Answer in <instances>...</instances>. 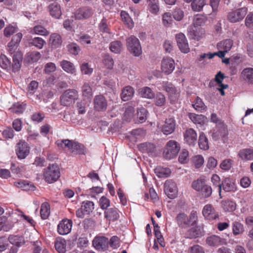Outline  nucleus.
<instances>
[{
	"instance_id": "1",
	"label": "nucleus",
	"mask_w": 253,
	"mask_h": 253,
	"mask_svg": "<svg viewBox=\"0 0 253 253\" xmlns=\"http://www.w3.org/2000/svg\"><path fill=\"white\" fill-rule=\"evenodd\" d=\"M180 149V144L177 141L170 140L165 145L163 157L167 160L172 159L177 156Z\"/></svg>"
},
{
	"instance_id": "2",
	"label": "nucleus",
	"mask_w": 253,
	"mask_h": 253,
	"mask_svg": "<svg viewBox=\"0 0 253 253\" xmlns=\"http://www.w3.org/2000/svg\"><path fill=\"white\" fill-rule=\"evenodd\" d=\"M43 178L46 182L52 183L57 180L60 176L59 168L57 164L49 165L44 169Z\"/></svg>"
},
{
	"instance_id": "3",
	"label": "nucleus",
	"mask_w": 253,
	"mask_h": 253,
	"mask_svg": "<svg viewBox=\"0 0 253 253\" xmlns=\"http://www.w3.org/2000/svg\"><path fill=\"white\" fill-rule=\"evenodd\" d=\"M197 214L196 211H192L189 217L184 213H180L176 216V221L180 227L186 228L194 226L197 221Z\"/></svg>"
},
{
	"instance_id": "4",
	"label": "nucleus",
	"mask_w": 253,
	"mask_h": 253,
	"mask_svg": "<svg viewBox=\"0 0 253 253\" xmlns=\"http://www.w3.org/2000/svg\"><path fill=\"white\" fill-rule=\"evenodd\" d=\"M128 50L135 56H139L142 53L141 46L138 38L131 36L126 40Z\"/></svg>"
},
{
	"instance_id": "5",
	"label": "nucleus",
	"mask_w": 253,
	"mask_h": 253,
	"mask_svg": "<svg viewBox=\"0 0 253 253\" xmlns=\"http://www.w3.org/2000/svg\"><path fill=\"white\" fill-rule=\"evenodd\" d=\"M78 91L75 89H68L65 90L60 97V104L64 106H68L74 103L78 99Z\"/></svg>"
},
{
	"instance_id": "6",
	"label": "nucleus",
	"mask_w": 253,
	"mask_h": 253,
	"mask_svg": "<svg viewBox=\"0 0 253 253\" xmlns=\"http://www.w3.org/2000/svg\"><path fill=\"white\" fill-rule=\"evenodd\" d=\"M162 89L166 91L171 102L178 100L180 96V89L176 87L171 83L168 82H163L162 83Z\"/></svg>"
},
{
	"instance_id": "7",
	"label": "nucleus",
	"mask_w": 253,
	"mask_h": 253,
	"mask_svg": "<svg viewBox=\"0 0 253 253\" xmlns=\"http://www.w3.org/2000/svg\"><path fill=\"white\" fill-rule=\"evenodd\" d=\"M164 192L170 199H173L177 196L178 189L176 184L172 180H167L164 184Z\"/></svg>"
},
{
	"instance_id": "8",
	"label": "nucleus",
	"mask_w": 253,
	"mask_h": 253,
	"mask_svg": "<svg viewBox=\"0 0 253 253\" xmlns=\"http://www.w3.org/2000/svg\"><path fill=\"white\" fill-rule=\"evenodd\" d=\"M175 69L174 60L170 57H165L161 61L162 72L167 75L171 74Z\"/></svg>"
},
{
	"instance_id": "9",
	"label": "nucleus",
	"mask_w": 253,
	"mask_h": 253,
	"mask_svg": "<svg viewBox=\"0 0 253 253\" xmlns=\"http://www.w3.org/2000/svg\"><path fill=\"white\" fill-rule=\"evenodd\" d=\"M248 9L242 7L230 12L228 15V19L231 22L235 23L242 20L247 13Z\"/></svg>"
},
{
	"instance_id": "10",
	"label": "nucleus",
	"mask_w": 253,
	"mask_h": 253,
	"mask_svg": "<svg viewBox=\"0 0 253 253\" xmlns=\"http://www.w3.org/2000/svg\"><path fill=\"white\" fill-rule=\"evenodd\" d=\"M202 214L205 218L209 220H213L219 217L218 212L211 204H207L204 207Z\"/></svg>"
},
{
	"instance_id": "11",
	"label": "nucleus",
	"mask_w": 253,
	"mask_h": 253,
	"mask_svg": "<svg viewBox=\"0 0 253 253\" xmlns=\"http://www.w3.org/2000/svg\"><path fill=\"white\" fill-rule=\"evenodd\" d=\"M175 39L178 48L182 52L187 53L190 51L188 41L184 34L178 33L176 35Z\"/></svg>"
},
{
	"instance_id": "12",
	"label": "nucleus",
	"mask_w": 253,
	"mask_h": 253,
	"mask_svg": "<svg viewBox=\"0 0 253 253\" xmlns=\"http://www.w3.org/2000/svg\"><path fill=\"white\" fill-rule=\"evenodd\" d=\"M73 222L72 220L67 218L63 219L59 222L57 226L58 233L61 235H65L69 233L72 229Z\"/></svg>"
},
{
	"instance_id": "13",
	"label": "nucleus",
	"mask_w": 253,
	"mask_h": 253,
	"mask_svg": "<svg viewBox=\"0 0 253 253\" xmlns=\"http://www.w3.org/2000/svg\"><path fill=\"white\" fill-rule=\"evenodd\" d=\"M184 140L189 146H194L197 140V134L193 128H188L183 134Z\"/></svg>"
},
{
	"instance_id": "14",
	"label": "nucleus",
	"mask_w": 253,
	"mask_h": 253,
	"mask_svg": "<svg viewBox=\"0 0 253 253\" xmlns=\"http://www.w3.org/2000/svg\"><path fill=\"white\" fill-rule=\"evenodd\" d=\"M30 153V147L27 142L20 141L17 144V156L19 159H25Z\"/></svg>"
},
{
	"instance_id": "15",
	"label": "nucleus",
	"mask_w": 253,
	"mask_h": 253,
	"mask_svg": "<svg viewBox=\"0 0 253 253\" xmlns=\"http://www.w3.org/2000/svg\"><path fill=\"white\" fill-rule=\"evenodd\" d=\"M227 128L224 123H220L218 126H216L215 129L213 130L212 137L214 140L220 138L224 137L227 135Z\"/></svg>"
},
{
	"instance_id": "16",
	"label": "nucleus",
	"mask_w": 253,
	"mask_h": 253,
	"mask_svg": "<svg viewBox=\"0 0 253 253\" xmlns=\"http://www.w3.org/2000/svg\"><path fill=\"white\" fill-rule=\"evenodd\" d=\"M92 14V10L85 6L78 9L74 13V16L76 19L84 20L89 18Z\"/></svg>"
},
{
	"instance_id": "17",
	"label": "nucleus",
	"mask_w": 253,
	"mask_h": 253,
	"mask_svg": "<svg viewBox=\"0 0 253 253\" xmlns=\"http://www.w3.org/2000/svg\"><path fill=\"white\" fill-rule=\"evenodd\" d=\"M93 247L98 251L106 250L108 246V240L104 236L96 237L92 241Z\"/></svg>"
},
{
	"instance_id": "18",
	"label": "nucleus",
	"mask_w": 253,
	"mask_h": 253,
	"mask_svg": "<svg viewBox=\"0 0 253 253\" xmlns=\"http://www.w3.org/2000/svg\"><path fill=\"white\" fill-rule=\"evenodd\" d=\"M188 32L190 37L197 40L201 39L205 34V31L203 28L192 26L188 28Z\"/></svg>"
},
{
	"instance_id": "19",
	"label": "nucleus",
	"mask_w": 253,
	"mask_h": 253,
	"mask_svg": "<svg viewBox=\"0 0 253 253\" xmlns=\"http://www.w3.org/2000/svg\"><path fill=\"white\" fill-rule=\"evenodd\" d=\"M206 243L211 247H218L227 244L226 240L217 235H212L206 239Z\"/></svg>"
},
{
	"instance_id": "20",
	"label": "nucleus",
	"mask_w": 253,
	"mask_h": 253,
	"mask_svg": "<svg viewBox=\"0 0 253 253\" xmlns=\"http://www.w3.org/2000/svg\"><path fill=\"white\" fill-rule=\"evenodd\" d=\"M175 126V120L173 118L166 119L165 124L163 126L161 129L164 134L168 135L172 133Z\"/></svg>"
},
{
	"instance_id": "21",
	"label": "nucleus",
	"mask_w": 253,
	"mask_h": 253,
	"mask_svg": "<svg viewBox=\"0 0 253 253\" xmlns=\"http://www.w3.org/2000/svg\"><path fill=\"white\" fill-rule=\"evenodd\" d=\"M222 188L225 192H234L236 190L235 180L233 178L226 177L222 181Z\"/></svg>"
},
{
	"instance_id": "22",
	"label": "nucleus",
	"mask_w": 253,
	"mask_h": 253,
	"mask_svg": "<svg viewBox=\"0 0 253 253\" xmlns=\"http://www.w3.org/2000/svg\"><path fill=\"white\" fill-rule=\"evenodd\" d=\"M94 108L97 111H103L106 110L107 106V101L102 95H97L94 99Z\"/></svg>"
},
{
	"instance_id": "23",
	"label": "nucleus",
	"mask_w": 253,
	"mask_h": 253,
	"mask_svg": "<svg viewBox=\"0 0 253 253\" xmlns=\"http://www.w3.org/2000/svg\"><path fill=\"white\" fill-rule=\"evenodd\" d=\"M16 65V61L15 63L11 62L10 60L4 54H1L0 55V67L7 70L10 69L12 72H15L14 66Z\"/></svg>"
},
{
	"instance_id": "24",
	"label": "nucleus",
	"mask_w": 253,
	"mask_h": 253,
	"mask_svg": "<svg viewBox=\"0 0 253 253\" xmlns=\"http://www.w3.org/2000/svg\"><path fill=\"white\" fill-rule=\"evenodd\" d=\"M60 66L65 72L72 75H76V68L72 62L63 60L60 62Z\"/></svg>"
},
{
	"instance_id": "25",
	"label": "nucleus",
	"mask_w": 253,
	"mask_h": 253,
	"mask_svg": "<svg viewBox=\"0 0 253 253\" xmlns=\"http://www.w3.org/2000/svg\"><path fill=\"white\" fill-rule=\"evenodd\" d=\"M226 51H224V50H219L217 52H214L213 53H204L199 56L197 60L199 62L201 63H204L205 62V59L208 58L209 59H212L215 55H217L220 58H223L225 56Z\"/></svg>"
},
{
	"instance_id": "26",
	"label": "nucleus",
	"mask_w": 253,
	"mask_h": 253,
	"mask_svg": "<svg viewBox=\"0 0 253 253\" xmlns=\"http://www.w3.org/2000/svg\"><path fill=\"white\" fill-rule=\"evenodd\" d=\"M50 15L56 19H59L61 16V7L59 4L54 2L50 4L48 7Z\"/></svg>"
},
{
	"instance_id": "27",
	"label": "nucleus",
	"mask_w": 253,
	"mask_h": 253,
	"mask_svg": "<svg viewBox=\"0 0 253 253\" xmlns=\"http://www.w3.org/2000/svg\"><path fill=\"white\" fill-rule=\"evenodd\" d=\"M134 93L133 88L129 86H126L123 88L121 93V98L124 101H128L132 98Z\"/></svg>"
},
{
	"instance_id": "28",
	"label": "nucleus",
	"mask_w": 253,
	"mask_h": 253,
	"mask_svg": "<svg viewBox=\"0 0 253 253\" xmlns=\"http://www.w3.org/2000/svg\"><path fill=\"white\" fill-rule=\"evenodd\" d=\"M41 57V55L39 51H32L27 54L24 61L26 63H33L37 62Z\"/></svg>"
},
{
	"instance_id": "29",
	"label": "nucleus",
	"mask_w": 253,
	"mask_h": 253,
	"mask_svg": "<svg viewBox=\"0 0 253 253\" xmlns=\"http://www.w3.org/2000/svg\"><path fill=\"white\" fill-rule=\"evenodd\" d=\"M105 217L110 221H115L119 217V211L116 208H110L105 212Z\"/></svg>"
},
{
	"instance_id": "30",
	"label": "nucleus",
	"mask_w": 253,
	"mask_h": 253,
	"mask_svg": "<svg viewBox=\"0 0 253 253\" xmlns=\"http://www.w3.org/2000/svg\"><path fill=\"white\" fill-rule=\"evenodd\" d=\"M62 42L60 35L57 33L52 34L49 38V44L52 48H57L59 47Z\"/></svg>"
},
{
	"instance_id": "31",
	"label": "nucleus",
	"mask_w": 253,
	"mask_h": 253,
	"mask_svg": "<svg viewBox=\"0 0 253 253\" xmlns=\"http://www.w3.org/2000/svg\"><path fill=\"white\" fill-rule=\"evenodd\" d=\"M188 117L194 124L200 125H204L207 119V118L203 115H198L194 113H189Z\"/></svg>"
},
{
	"instance_id": "32",
	"label": "nucleus",
	"mask_w": 253,
	"mask_h": 253,
	"mask_svg": "<svg viewBox=\"0 0 253 253\" xmlns=\"http://www.w3.org/2000/svg\"><path fill=\"white\" fill-rule=\"evenodd\" d=\"M239 157L243 160H253V149H243L241 150L238 154Z\"/></svg>"
},
{
	"instance_id": "33",
	"label": "nucleus",
	"mask_w": 253,
	"mask_h": 253,
	"mask_svg": "<svg viewBox=\"0 0 253 253\" xmlns=\"http://www.w3.org/2000/svg\"><path fill=\"white\" fill-rule=\"evenodd\" d=\"M243 79L250 84H253V68H245L241 72Z\"/></svg>"
},
{
	"instance_id": "34",
	"label": "nucleus",
	"mask_w": 253,
	"mask_h": 253,
	"mask_svg": "<svg viewBox=\"0 0 253 253\" xmlns=\"http://www.w3.org/2000/svg\"><path fill=\"white\" fill-rule=\"evenodd\" d=\"M138 148L139 151L142 153H152L155 150V145L151 143H143L138 145Z\"/></svg>"
},
{
	"instance_id": "35",
	"label": "nucleus",
	"mask_w": 253,
	"mask_h": 253,
	"mask_svg": "<svg viewBox=\"0 0 253 253\" xmlns=\"http://www.w3.org/2000/svg\"><path fill=\"white\" fill-rule=\"evenodd\" d=\"M233 44V41L231 39H226L219 42L217 47L219 50H224L227 52L229 51Z\"/></svg>"
},
{
	"instance_id": "36",
	"label": "nucleus",
	"mask_w": 253,
	"mask_h": 253,
	"mask_svg": "<svg viewBox=\"0 0 253 253\" xmlns=\"http://www.w3.org/2000/svg\"><path fill=\"white\" fill-rule=\"evenodd\" d=\"M198 145L200 148L204 150H207L209 148L208 139L205 133L203 132L200 133Z\"/></svg>"
},
{
	"instance_id": "37",
	"label": "nucleus",
	"mask_w": 253,
	"mask_h": 253,
	"mask_svg": "<svg viewBox=\"0 0 253 253\" xmlns=\"http://www.w3.org/2000/svg\"><path fill=\"white\" fill-rule=\"evenodd\" d=\"M14 226V224L7 221V219L5 216L0 217V231L3 230L8 231Z\"/></svg>"
},
{
	"instance_id": "38",
	"label": "nucleus",
	"mask_w": 253,
	"mask_h": 253,
	"mask_svg": "<svg viewBox=\"0 0 253 253\" xmlns=\"http://www.w3.org/2000/svg\"><path fill=\"white\" fill-rule=\"evenodd\" d=\"M148 2V10L152 13L157 15L159 11V0H153Z\"/></svg>"
},
{
	"instance_id": "39",
	"label": "nucleus",
	"mask_w": 253,
	"mask_h": 253,
	"mask_svg": "<svg viewBox=\"0 0 253 253\" xmlns=\"http://www.w3.org/2000/svg\"><path fill=\"white\" fill-rule=\"evenodd\" d=\"M121 17L123 21L129 28L131 29L134 27V22L132 18L126 12L122 11L121 12Z\"/></svg>"
},
{
	"instance_id": "40",
	"label": "nucleus",
	"mask_w": 253,
	"mask_h": 253,
	"mask_svg": "<svg viewBox=\"0 0 253 253\" xmlns=\"http://www.w3.org/2000/svg\"><path fill=\"white\" fill-rule=\"evenodd\" d=\"M45 43V41L40 37H35L32 39L29 42V44L34 46L39 49L42 48Z\"/></svg>"
},
{
	"instance_id": "41",
	"label": "nucleus",
	"mask_w": 253,
	"mask_h": 253,
	"mask_svg": "<svg viewBox=\"0 0 253 253\" xmlns=\"http://www.w3.org/2000/svg\"><path fill=\"white\" fill-rule=\"evenodd\" d=\"M41 216L42 219H47L50 214V206L48 203L44 202L41 205Z\"/></svg>"
},
{
	"instance_id": "42",
	"label": "nucleus",
	"mask_w": 253,
	"mask_h": 253,
	"mask_svg": "<svg viewBox=\"0 0 253 253\" xmlns=\"http://www.w3.org/2000/svg\"><path fill=\"white\" fill-rule=\"evenodd\" d=\"M109 48L112 52L119 53L122 50L123 44L119 41H115L110 43Z\"/></svg>"
},
{
	"instance_id": "43",
	"label": "nucleus",
	"mask_w": 253,
	"mask_h": 253,
	"mask_svg": "<svg viewBox=\"0 0 253 253\" xmlns=\"http://www.w3.org/2000/svg\"><path fill=\"white\" fill-rule=\"evenodd\" d=\"M17 215L20 218V220L25 223H27L32 226L35 225V223L33 218L25 214L22 211L18 209H17Z\"/></svg>"
},
{
	"instance_id": "44",
	"label": "nucleus",
	"mask_w": 253,
	"mask_h": 253,
	"mask_svg": "<svg viewBox=\"0 0 253 253\" xmlns=\"http://www.w3.org/2000/svg\"><path fill=\"white\" fill-rule=\"evenodd\" d=\"M139 94L141 96L148 99L153 98L155 94L152 89L149 87H144L140 89Z\"/></svg>"
},
{
	"instance_id": "45",
	"label": "nucleus",
	"mask_w": 253,
	"mask_h": 253,
	"mask_svg": "<svg viewBox=\"0 0 253 253\" xmlns=\"http://www.w3.org/2000/svg\"><path fill=\"white\" fill-rule=\"evenodd\" d=\"M80 71L82 74L90 76L93 71L91 65L87 62H83L80 66Z\"/></svg>"
},
{
	"instance_id": "46",
	"label": "nucleus",
	"mask_w": 253,
	"mask_h": 253,
	"mask_svg": "<svg viewBox=\"0 0 253 253\" xmlns=\"http://www.w3.org/2000/svg\"><path fill=\"white\" fill-rule=\"evenodd\" d=\"M75 39L77 41L82 44H90L91 43L90 36L87 34L81 33L76 35Z\"/></svg>"
},
{
	"instance_id": "47",
	"label": "nucleus",
	"mask_w": 253,
	"mask_h": 253,
	"mask_svg": "<svg viewBox=\"0 0 253 253\" xmlns=\"http://www.w3.org/2000/svg\"><path fill=\"white\" fill-rule=\"evenodd\" d=\"M16 41L12 38L11 41L8 43L7 50L10 54L12 56V61L15 63L16 61Z\"/></svg>"
},
{
	"instance_id": "48",
	"label": "nucleus",
	"mask_w": 253,
	"mask_h": 253,
	"mask_svg": "<svg viewBox=\"0 0 253 253\" xmlns=\"http://www.w3.org/2000/svg\"><path fill=\"white\" fill-rule=\"evenodd\" d=\"M82 92L83 96L86 98H90L92 96V88L88 83L84 84L82 87Z\"/></svg>"
},
{
	"instance_id": "49",
	"label": "nucleus",
	"mask_w": 253,
	"mask_h": 253,
	"mask_svg": "<svg viewBox=\"0 0 253 253\" xmlns=\"http://www.w3.org/2000/svg\"><path fill=\"white\" fill-rule=\"evenodd\" d=\"M66 241L63 239L57 240L55 243V248L59 253H65Z\"/></svg>"
},
{
	"instance_id": "50",
	"label": "nucleus",
	"mask_w": 253,
	"mask_h": 253,
	"mask_svg": "<svg viewBox=\"0 0 253 253\" xmlns=\"http://www.w3.org/2000/svg\"><path fill=\"white\" fill-rule=\"evenodd\" d=\"M81 207L86 214H89L94 210V205L92 201H85L82 202Z\"/></svg>"
},
{
	"instance_id": "51",
	"label": "nucleus",
	"mask_w": 253,
	"mask_h": 253,
	"mask_svg": "<svg viewBox=\"0 0 253 253\" xmlns=\"http://www.w3.org/2000/svg\"><path fill=\"white\" fill-rule=\"evenodd\" d=\"M206 22V16L197 14L194 17L193 25L192 26L201 27L203 26Z\"/></svg>"
},
{
	"instance_id": "52",
	"label": "nucleus",
	"mask_w": 253,
	"mask_h": 253,
	"mask_svg": "<svg viewBox=\"0 0 253 253\" xmlns=\"http://www.w3.org/2000/svg\"><path fill=\"white\" fill-rule=\"evenodd\" d=\"M222 207L225 211L232 212L236 210V203L231 201H225L222 202Z\"/></svg>"
},
{
	"instance_id": "53",
	"label": "nucleus",
	"mask_w": 253,
	"mask_h": 253,
	"mask_svg": "<svg viewBox=\"0 0 253 253\" xmlns=\"http://www.w3.org/2000/svg\"><path fill=\"white\" fill-rule=\"evenodd\" d=\"M31 33L33 34H34L44 36H46L49 34L48 31L43 26L40 25L35 26L32 30H31Z\"/></svg>"
},
{
	"instance_id": "54",
	"label": "nucleus",
	"mask_w": 253,
	"mask_h": 253,
	"mask_svg": "<svg viewBox=\"0 0 253 253\" xmlns=\"http://www.w3.org/2000/svg\"><path fill=\"white\" fill-rule=\"evenodd\" d=\"M205 185V180L204 179L199 178L193 181L191 186L195 190L200 192L202 191L203 188Z\"/></svg>"
},
{
	"instance_id": "55",
	"label": "nucleus",
	"mask_w": 253,
	"mask_h": 253,
	"mask_svg": "<svg viewBox=\"0 0 253 253\" xmlns=\"http://www.w3.org/2000/svg\"><path fill=\"white\" fill-rule=\"evenodd\" d=\"M155 104L159 107H162L165 105L166 103V97L161 92L157 93L156 95L154 96Z\"/></svg>"
},
{
	"instance_id": "56",
	"label": "nucleus",
	"mask_w": 253,
	"mask_h": 253,
	"mask_svg": "<svg viewBox=\"0 0 253 253\" xmlns=\"http://www.w3.org/2000/svg\"><path fill=\"white\" fill-rule=\"evenodd\" d=\"M192 106L195 110L200 112H202L207 108L202 100L199 97H196L195 102L192 104Z\"/></svg>"
},
{
	"instance_id": "57",
	"label": "nucleus",
	"mask_w": 253,
	"mask_h": 253,
	"mask_svg": "<svg viewBox=\"0 0 253 253\" xmlns=\"http://www.w3.org/2000/svg\"><path fill=\"white\" fill-rule=\"evenodd\" d=\"M17 188H21L23 190H34L35 186L27 181L17 182Z\"/></svg>"
},
{
	"instance_id": "58",
	"label": "nucleus",
	"mask_w": 253,
	"mask_h": 253,
	"mask_svg": "<svg viewBox=\"0 0 253 253\" xmlns=\"http://www.w3.org/2000/svg\"><path fill=\"white\" fill-rule=\"evenodd\" d=\"M232 230L234 235H239L244 231V226L241 223L237 221L234 222L232 225Z\"/></svg>"
},
{
	"instance_id": "59",
	"label": "nucleus",
	"mask_w": 253,
	"mask_h": 253,
	"mask_svg": "<svg viewBox=\"0 0 253 253\" xmlns=\"http://www.w3.org/2000/svg\"><path fill=\"white\" fill-rule=\"evenodd\" d=\"M211 181L213 186L218 188L219 195H220L222 189V182H220V177L217 174H214L211 177Z\"/></svg>"
},
{
	"instance_id": "60",
	"label": "nucleus",
	"mask_w": 253,
	"mask_h": 253,
	"mask_svg": "<svg viewBox=\"0 0 253 253\" xmlns=\"http://www.w3.org/2000/svg\"><path fill=\"white\" fill-rule=\"evenodd\" d=\"M71 152L76 154H84L85 151L83 145L75 142Z\"/></svg>"
},
{
	"instance_id": "61",
	"label": "nucleus",
	"mask_w": 253,
	"mask_h": 253,
	"mask_svg": "<svg viewBox=\"0 0 253 253\" xmlns=\"http://www.w3.org/2000/svg\"><path fill=\"white\" fill-rule=\"evenodd\" d=\"M170 172V170L169 168L158 167L155 169V173L159 177H168Z\"/></svg>"
},
{
	"instance_id": "62",
	"label": "nucleus",
	"mask_w": 253,
	"mask_h": 253,
	"mask_svg": "<svg viewBox=\"0 0 253 253\" xmlns=\"http://www.w3.org/2000/svg\"><path fill=\"white\" fill-rule=\"evenodd\" d=\"M205 4V0H195L191 3L192 8L195 11H200Z\"/></svg>"
},
{
	"instance_id": "63",
	"label": "nucleus",
	"mask_w": 253,
	"mask_h": 253,
	"mask_svg": "<svg viewBox=\"0 0 253 253\" xmlns=\"http://www.w3.org/2000/svg\"><path fill=\"white\" fill-rule=\"evenodd\" d=\"M191 161L196 168H199L204 164V159L201 155H196L192 157Z\"/></svg>"
},
{
	"instance_id": "64",
	"label": "nucleus",
	"mask_w": 253,
	"mask_h": 253,
	"mask_svg": "<svg viewBox=\"0 0 253 253\" xmlns=\"http://www.w3.org/2000/svg\"><path fill=\"white\" fill-rule=\"evenodd\" d=\"M148 112L143 107L139 108L137 111V118L140 123H143L147 119Z\"/></svg>"
}]
</instances>
